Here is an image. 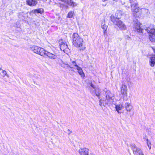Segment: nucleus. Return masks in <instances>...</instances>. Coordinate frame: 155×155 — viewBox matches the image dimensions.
<instances>
[{
	"label": "nucleus",
	"mask_w": 155,
	"mask_h": 155,
	"mask_svg": "<svg viewBox=\"0 0 155 155\" xmlns=\"http://www.w3.org/2000/svg\"><path fill=\"white\" fill-rule=\"evenodd\" d=\"M123 14L122 11H117L115 13L116 17L111 15L110 16V19L114 25L117 26L121 30H124L126 29V26L122 21L119 20Z\"/></svg>",
	"instance_id": "obj_1"
},
{
	"label": "nucleus",
	"mask_w": 155,
	"mask_h": 155,
	"mask_svg": "<svg viewBox=\"0 0 155 155\" xmlns=\"http://www.w3.org/2000/svg\"><path fill=\"white\" fill-rule=\"evenodd\" d=\"M73 45L81 51H83L86 47L84 43V40L77 33H74L72 37Z\"/></svg>",
	"instance_id": "obj_2"
},
{
	"label": "nucleus",
	"mask_w": 155,
	"mask_h": 155,
	"mask_svg": "<svg viewBox=\"0 0 155 155\" xmlns=\"http://www.w3.org/2000/svg\"><path fill=\"white\" fill-rule=\"evenodd\" d=\"M131 10L133 15L135 18H139L143 14V9L139 6L137 0H129Z\"/></svg>",
	"instance_id": "obj_3"
},
{
	"label": "nucleus",
	"mask_w": 155,
	"mask_h": 155,
	"mask_svg": "<svg viewBox=\"0 0 155 155\" xmlns=\"http://www.w3.org/2000/svg\"><path fill=\"white\" fill-rule=\"evenodd\" d=\"M146 31L149 34V39L152 42H155V25L150 24L146 27Z\"/></svg>",
	"instance_id": "obj_4"
},
{
	"label": "nucleus",
	"mask_w": 155,
	"mask_h": 155,
	"mask_svg": "<svg viewBox=\"0 0 155 155\" xmlns=\"http://www.w3.org/2000/svg\"><path fill=\"white\" fill-rule=\"evenodd\" d=\"M45 50L43 48L36 46H34L32 48V50L34 53L42 56H43Z\"/></svg>",
	"instance_id": "obj_5"
},
{
	"label": "nucleus",
	"mask_w": 155,
	"mask_h": 155,
	"mask_svg": "<svg viewBox=\"0 0 155 155\" xmlns=\"http://www.w3.org/2000/svg\"><path fill=\"white\" fill-rule=\"evenodd\" d=\"M121 94L124 98H127V87L125 84H122L121 87Z\"/></svg>",
	"instance_id": "obj_6"
},
{
	"label": "nucleus",
	"mask_w": 155,
	"mask_h": 155,
	"mask_svg": "<svg viewBox=\"0 0 155 155\" xmlns=\"http://www.w3.org/2000/svg\"><path fill=\"white\" fill-rule=\"evenodd\" d=\"M44 54L43 56H46L49 58L52 59H55L57 58V55L55 54H52L49 52H48L46 50H45Z\"/></svg>",
	"instance_id": "obj_7"
},
{
	"label": "nucleus",
	"mask_w": 155,
	"mask_h": 155,
	"mask_svg": "<svg viewBox=\"0 0 155 155\" xmlns=\"http://www.w3.org/2000/svg\"><path fill=\"white\" fill-rule=\"evenodd\" d=\"M142 24L140 22H137L135 24L134 28L135 31L138 33L143 34V29L142 28L141 25Z\"/></svg>",
	"instance_id": "obj_8"
},
{
	"label": "nucleus",
	"mask_w": 155,
	"mask_h": 155,
	"mask_svg": "<svg viewBox=\"0 0 155 155\" xmlns=\"http://www.w3.org/2000/svg\"><path fill=\"white\" fill-rule=\"evenodd\" d=\"M89 150L88 148H80L78 151L80 155H95L93 153H90L89 154Z\"/></svg>",
	"instance_id": "obj_9"
},
{
	"label": "nucleus",
	"mask_w": 155,
	"mask_h": 155,
	"mask_svg": "<svg viewBox=\"0 0 155 155\" xmlns=\"http://www.w3.org/2000/svg\"><path fill=\"white\" fill-rule=\"evenodd\" d=\"M26 3L30 6H35L37 4L38 2L36 0H26Z\"/></svg>",
	"instance_id": "obj_10"
},
{
	"label": "nucleus",
	"mask_w": 155,
	"mask_h": 155,
	"mask_svg": "<svg viewBox=\"0 0 155 155\" xmlns=\"http://www.w3.org/2000/svg\"><path fill=\"white\" fill-rule=\"evenodd\" d=\"M131 148L133 150L134 154H136L140 151V149L137 147L135 144H132L130 145Z\"/></svg>",
	"instance_id": "obj_11"
},
{
	"label": "nucleus",
	"mask_w": 155,
	"mask_h": 155,
	"mask_svg": "<svg viewBox=\"0 0 155 155\" xmlns=\"http://www.w3.org/2000/svg\"><path fill=\"white\" fill-rule=\"evenodd\" d=\"M59 46H60V49L64 51H65L68 48L67 45L63 42H61V43L60 44Z\"/></svg>",
	"instance_id": "obj_12"
},
{
	"label": "nucleus",
	"mask_w": 155,
	"mask_h": 155,
	"mask_svg": "<svg viewBox=\"0 0 155 155\" xmlns=\"http://www.w3.org/2000/svg\"><path fill=\"white\" fill-rule=\"evenodd\" d=\"M149 63L150 66L153 67L155 64V57L152 56L150 58Z\"/></svg>",
	"instance_id": "obj_13"
},
{
	"label": "nucleus",
	"mask_w": 155,
	"mask_h": 155,
	"mask_svg": "<svg viewBox=\"0 0 155 155\" xmlns=\"http://www.w3.org/2000/svg\"><path fill=\"white\" fill-rule=\"evenodd\" d=\"M125 104V108L126 110L128 111H130L132 109V106L129 103H126Z\"/></svg>",
	"instance_id": "obj_14"
},
{
	"label": "nucleus",
	"mask_w": 155,
	"mask_h": 155,
	"mask_svg": "<svg viewBox=\"0 0 155 155\" xmlns=\"http://www.w3.org/2000/svg\"><path fill=\"white\" fill-rule=\"evenodd\" d=\"M115 108L116 111L118 113H121L120 110L123 108V106L122 104H118L115 106Z\"/></svg>",
	"instance_id": "obj_15"
},
{
	"label": "nucleus",
	"mask_w": 155,
	"mask_h": 155,
	"mask_svg": "<svg viewBox=\"0 0 155 155\" xmlns=\"http://www.w3.org/2000/svg\"><path fill=\"white\" fill-rule=\"evenodd\" d=\"M101 28L103 29V32L104 35H107V26L105 24H104L103 25H102L101 26Z\"/></svg>",
	"instance_id": "obj_16"
},
{
	"label": "nucleus",
	"mask_w": 155,
	"mask_h": 155,
	"mask_svg": "<svg viewBox=\"0 0 155 155\" xmlns=\"http://www.w3.org/2000/svg\"><path fill=\"white\" fill-rule=\"evenodd\" d=\"M34 12V13H39L41 14L44 12V10L43 8H39L35 9Z\"/></svg>",
	"instance_id": "obj_17"
},
{
	"label": "nucleus",
	"mask_w": 155,
	"mask_h": 155,
	"mask_svg": "<svg viewBox=\"0 0 155 155\" xmlns=\"http://www.w3.org/2000/svg\"><path fill=\"white\" fill-rule=\"evenodd\" d=\"M74 12L73 11H70L67 14V18H71L74 17Z\"/></svg>",
	"instance_id": "obj_18"
},
{
	"label": "nucleus",
	"mask_w": 155,
	"mask_h": 155,
	"mask_svg": "<svg viewBox=\"0 0 155 155\" xmlns=\"http://www.w3.org/2000/svg\"><path fill=\"white\" fill-rule=\"evenodd\" d=\"M146 136L144 138V139H145L146 140L147 145L148 146V147L149 148V149H150L151 148V142L148 140L147 138H146Z\"/></svg>",
	"instance_id": "obj_19"
},
{
	"label": "nucleus",
	"mask_w": 155,
	"mask_h": 155,
	"mask_svg": "<svg viewBox=\"0 0 155 155\" xmlns=\"http://www.w3.org/2000/svg\"><path fill=\"white\" fill-rule=\"evenodd\" d=\"M68 4L72 7H74L77 5V4L73 1H70V2L68 3Z\"/></svg>",
	"instance_id": "obj_20"
},
{
	"label": "nucleus",
	"mask_w": 155,
	"mask_h": 155,
	"mask_svg": "<svg viewBox=\"0 0 155 155\" xmlns=\"http://www.w3.org/2000/svg\"><path fill=\"white\" fill-rule=\"evenodd\" d=\"M78 73L83 78H84L85 77V74L84 73L83 70L79 72H78Z\"/></svg>",
	"instance_id": "obj_21"
},
{
	"label": "nucleus",
	"mask_w": 155,
	"mask_h": 155,
	"mask_svg": "<svg viewBox=\"0 0 155 155\" xmlns=\"http://www.w3.org/2000/svg\"><path fill=\"white\" fill-rule=\"evenodd\" d=\"M72 64H74V65L77 68L79 67V66L77 64V63L75 61H72Z\"/></svg>",
	"instance_id": "obj_22"
},
{
	"label": "nucleus",
	"mask_w": 155,
	"mask_h": 155,
	"mask_svg": "<svg viewBox=\"0 0 155 155\" xmlns=\"http://www.w3.org/2000/svg\"><path fill=\"white\" fill-rule=\"evenodd\" d=\"M77 70H78V72L81 71L82 70V69L79 66L77 68Z\"/></svg>",
	"instance_id": "obj_23"
},
{
	"label": "nucleus",
	"mask_w": 155,
	"mask_h": 155,
	"mask_svg": "<svg viewBox=\"0 0 155 155\" xmlns=\"http://www.w3.org/2000/svg\"><path fill=\"white\" fill-rule=\"evenodd\" d=\"M96 96L97 97L99 98H100V92H98L97 93H96Z\"/></svg>",
	"instance_id": "obj_24"
},
{
	"label": "nucleus",
	"mask_w": 155,
	"mask_h": 155,
	"mask_svg": "<svg viewBox=\"0 0 155 155\" xmlns=\"http://www.w3.org/2000/svg\"><path fill=\"white\" fill-rule=\"evenodd\" d=\"M2 73L3 74V77H4L5 76L6 74V71H2Z\"/></svg>",
	"instance_id": "obj_25"
},
{
	"label": "nucleus",
	"mask_w": 155,
	"mask_h": 155,
	"mask_svg": "<svg viewBox=\"0 0 155 155\" xmlns=\"http://www.w3.org/2000/svg\"><path fill=\"white\" fill-rule=\"evenodd\" d=\"M139 155H144L143 152L140 150V151L138 152Z\"/></svg>",
	"instance_id": "obj_26"
},
{
	"label": "nucleus",
	"mask_w": 155,
	"mask_h": 155,
	"mask_svg": "<svg viewBox=\"0 0 155 155\" xmlns=\"http://www.w3.org/2000/svg\"><path fill=\"white\" fill-rule=\"evenodd\" d=\"M91 86L94 89L95 88V87L94 85L92 83H91L90 84Z\"/></svg>",
	"instance_id": "obj_27"
},
{
	"label": "nucleus",
	"mask_w": 155,
	"mask_h": 155,
	"mask_svg": "<svg viewBox=\"0 0 155 155\" xmlns=\"http://www.w3.org/2000/svg\"><path fill=\"white\" fill-rule=\"evenodd\" d=\"M152 48L153 49L154 53L155 54V48L154 47H152Z\"/></svg>",
	"instance_id": "obj_28"
},
{
	"label": "nucleus",
	"mask_w": 155,
	"mask_h": 155,
	"mask_svg": "<svg viewBox=\"0 0 155 155\" xmlns=\"http://www.w3.org/2000/svg\"><path fill=\"white\" fill-rule=\"evenodd\" d=\"M101 99H100V100H99V101H100V103H100V105L101 106Z\"/></svg>",
	"instance_id": "obj_29"
},
{
	"label": "nucleus",
	"mask_w": 155,
	"mask_h": 155,
	"mask_svg": "<svg viewBox=\"0 0 155 155\" xmlns=\"http://www.w3.org/2000/svg\"><path fill=\"white\" fill-rule=\"evenodd\" d=\"M59 0L60 1H62V2H65V1L64 0Z\"/></svg>",
	"instance_id": "obj_30"
},
{
	"label": "nucleus",
	"mask_w": 155,
	"mask_h": 155,
	"mask_svg": "<svg viewBox=\"0 0 155 155\" xmlns=\"http://www.w3.org/2000/svg\"><path fill=\"white\" fill-rule=\"evenodd\" d=\"M69 67L71 68H73L72 67H71L70 66H69Z\"/></svg>",
	"instance_id": "obj_31"
},
{
	"label": "nucleus",
	"mask_w": 155,
	"mask_h": 155,
	"mask_svg": "<svg viewBox=\"0 0 155 155\" xmlns=\"http://www.w3.org/2000/svg\"><path fill=\"white\" fill-rule=\"evenodd\" d=\"M154 56H155V54L154 55Z\"/></svg>",
	"instance_id": "obj_32"
}]
</instances>
